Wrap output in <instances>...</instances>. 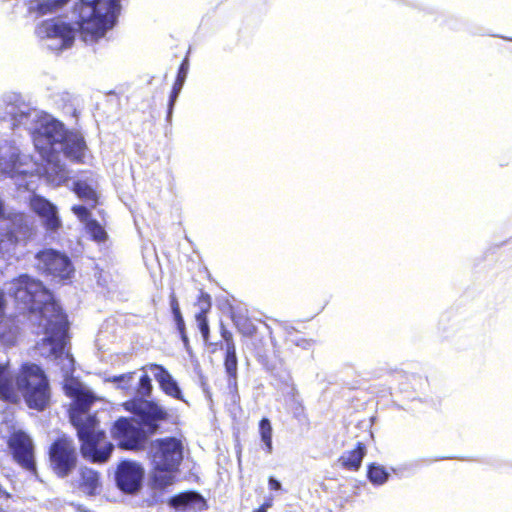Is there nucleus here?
Masks as SVG:
<instances>
[{
	"label": "nucleus",
	"mask_w": 512,
	"mask_h": 512,
	"mask_svg": "<svg viewBox=\"0 0 512 512\" xmlns=\"http://www.w3.org/2000/svg\"><path fill=\"white\" fill-rule=\"evenodd\" d=\"M152 393V380L144 373L138 379L133 397L121 404L134 419L121 416L110 427V435L118 448L126 451L143 450L148 438L158 433L162 424L169 421L168 410L157 401L148 399Z\"/></svg>",
	"instance_id": "f257e3e1"
},
{
	"label": "nucleus",
	"mask_w": 512,
	"mask_h": 512,
	"mask_svg": "<svg viewBox=\"0 0 512 512\" xmlns=\"http://www.w3.org/2000/svg\"><path fill=\"white\" fill-rule=\"evenodd\" d=\"M14 296L30 312H39L44 320L40 324L44 326L46 334L43 343L51 346L50 354L54 358H61L65 354L69 323L49 290L40 280L23 274L15 282Z\"/></svg>",
	"instance_id": "f03ea898"
},
{
	"label": "nucleus",
	"mask_w": 512,
	"mask_h": 512,
	"mask_svg": "<svg viewBox=\"0 0 512 512\" xmlns=\"http://www.w3.org/2000/svg\"><path fill=\"white\" fill-rule=\"evenodd\" d=\"M21 399L36 412L51 406L52 387L46 371L37 363L24 362L14 372L9 361L0 362V400L17 405Z\"/></svg>",
	"instance_id": "7ed1b4c3"
},
{
	"label": "nucleus",
	"mask_w": 512,
	"mask_h": 512,
	"mask_svg": "<svg viewBox=\"0 0 512 512\" xmlns=\"http://www.w3.org/2000/svg\"><path fill=\"white\" fill-rule=\"evenodd\" d=\"M121 0H79L73 7L75 23L85 41L103 37L113 27Z\"/></svg>",
	"instance_id": "20e7f679"
},
{
	"label": "nucleus",
	"mask_w": 512,
	"mask_h": 512,
	"mask_svg": "<svg viewBox=\"0 0 512 512\" xmlns=\"http://www.w3.org/2000/svg\"><path fill=\"white\" fill-rule=\"evenodd\" d=\"M70 420L77 430L82 456L92 463H105L111 456L114 446L105 441L106 434L99 429L95 415L71 413Z\"/></svg>",
	"instance_id": "39448f33"
},
{
	"label": "nucleus",
	"mask_w": 512,
	"mask_h": 512,
	"mask_svg": "<svg viewBox=\"0 0 512 512\" xmlns=\"http://www.w3.org/2000/svg\"><path fill=\"white\" fill-rule=\"evenodd\" d=\"M34 235V229L23 211L5 213L0 199V261L15 256L19 247L26 246Z\"/></svg>",
	"instance_id": "423d86ee"
},
{
	"label": "nucleus",
	"mask_w": 512,
	"mask_h": 512,
	"mask_svg": "<svg viewBox=\"0 0 512 512\" xmlns=\"http://www.w3.org/2000/svg\"><path fill=\"white\" fill-rule=\"evenodd\" d=\"M67 130L62 122L54 118L39 120L33 131L32 140L40 156L46 162H53L58 157L56 145L63 141Z\"/></svg>",
	"instance_id": "0eeeda50"
},
{
	"label": "nucleus",
	"mask_w": 512,
	"mask_h": 512,
	"mask_svg": "<svg viewBox=\"0 0 512 512\" xmlns=\"http://www.w3.org/2000/svg\"><path fill=\"white\" fill-rule=\"evenodd\" d=\"M48 456L52 471L60 478L70 475L78 463L74 441L66 435L54 439L49 447Z\"/></svg>",
	"instance_id": "6e6552de"
},
{
	"label": "nucleus",
	"mask_w": 512,
	"mask_h": 512,
	"mask_svg": "<svg viewBox=\"0 0 512 512\" xmlns=\"http://www.w3.org/2000/svg\"><path fill=\"white\" fill-rule=\"evenodd\" d=\"M6 444L13 461L23 470L36 476L35 445L31 436L24 430H14L8 435Z\"/></svg>",
	"instance_id": "1a4fd4ad"
},
{
	"label": "nucleus",
	"mask_w": 512,
	"mask_h": 512,
	"mask_svg": "<svg viewBox=\"0 0 512 512\" xmlns=\"http://www.w3.org/2000/svg\"><path fill=\"white\" fill-rule=\"evenodd\" d=\"M219 334L221 339L212 344L214 346L212 352H215L216 350L224 352L223 367L228 377V383L229 386L236 390L238 378V357L234 335L223 322H220L219 324Z\"/></svg>",
	"instance_id": "9d476101"
},
{
	"label": "nucleus",
	"mask_w": 512,
	"mask_h": 512,
	"mask_svg": "<svg viewBox=\"0 0 512 512\" xmlns=\"http://www.w3.org/2000/svg\"><path fill=\"white\" fill-rule=\"evenodd\" d=\"M35 258L38 261L39 270L48 276L60 280L70 279L74 273V267L69 257L54 249H43Z\"/></svg>",
	"instance_id": "9b49d317"
},
{
	"label": "nucleus",
	"mask_w": 512,
	"mask_h": 512,
	"mask_svg": "<svg viewBox=\"0 0 512 512\" xmlns=\"http://www.w3.org/2000/svg\"><path fill=\"white\" fill-rule=\"evenodd\" d=\"M144 468L136 461L122 460L115 470L117 488L125 494H135L142 486Z\"/></svg>",
	"instance_id": "f8f14e48"
},
{
	"label": "nucleus",
	"mask_w": 512,
	"mask_h": 512,
	"mask_svg": "<svg viewBox=\"0 0 512 512\" xmlns=\"http://www.w3.org/2000/svg\"><path fill=\"white\" fill-rule=\"evenodd\" d=\"M154 464L177 469L183 458L182 442L175 437L156 439L152 443Z\"/></svg>",
	"instance_id": "ddd939ff"
},
{
	"label": "nucleus",
	"mask_w": 512,
	"mask_h": 512,
	"mask_svg": "<svg viewBox=\"0 0 512 512\" xmlns=\"http://www.w3.org/2000/svg\"><path fill=\"white\" fill-rule=\"evenodd\" d=\"M37 33L43 38L60 39L62 48L70 47L75 39L73 26L57 18L42 21L37 27Z\"/></svg>",
	"instance_id": "4468645a"
},
{
	"label": "nucleus",
	"mask_w": 512,
	"mask_h": 512,
	"mask_svg": "<svg viewBox=\"0 0 512 512\" xmlns=\"http://www.w3.org/2000/svg\"><path fill=\"white\" fill-rule=\"evenodd\" d=\"M31 210L43 221L44 228L49 232H56L61 227V220L57 214V207L40 195H33L29 202Z\"/></svg>",
	"instance_id": "2eb2a0df"
},
{
	"label": "nucleus",
	"mask_w": 512,
	"mask_h": 512,
	"mask_svg": "<svg viewBox=\"0 0 512 512\" xmlns=\"http://www.w3.org/2000/svg\"><path fill=\"white\" fill-rule=\"evenodd\" d=\"M75 486L80 493L87 497L100 495L103 489L102 475L95 469L86 466L81 467L78 471Z\"/></svg>",
	"instance_id": "dca6fc26"
},
{
	"label": "nucleus",
	"mask_w": 512,
	"mask_h": 512,
	"mask_svg": "<svg viewBox=\"0 0 512 512\" xmlns=\"http://www.w3.org/2000/svg\"><path fill=\"white\" fill-rule=\"evenodd\" d=\"M146 368L154 373V379L165 395L177 400H183V394L177 381L163 365L148 363L146 366L142 367V370Z\"/></svg>",
	"instance_id": "f3484780"
},
{
	"label": "nucleus",
	"mask_w": 512,
	"mask_h": 512,
	"mask_svg": "<svg viewBox=\"0 0 512 512\" xmlns=\"http://www.w3.org/2000/svg\"><path fill=\"white\" fill-rule=\"evenodd\" d=\"M169 505L183 511L202 512L209 508L207 500L196 491H184L172 496Z\"/></svg>",
	"instance_id": "a211bd4d"
},
{
	"label": "nucleus",
	"mask_w": 512,
	"mask_h": 512,
	"mask_svg": "<svg viewBox=\"0 0 512 512\" xmlns=\"http://www.w3.org/2000/svg\"><path fill=\"white\" fill-rule=\"evenodd\" d=\"M60 144L63 154L67 159L77 164L84 163L87 145L81 134L74 131H67Z\"/></svg>",
	"instance_id": "6ab92c4d"
},
{
	"label": "nucleus",
	"mask_w": 512,
	"mask_h": 512,
	"mask_svg": "<svg viewBox=\"0 0 512 512\" xmlns=\"http://www.w3.org/2000/svg\"><path fill=\"white\" fill-rule=\"evenodd\" d=\"M229 317L243 337L251 338L256 335L257 327L246 312L231 307Z\"/></svg>",
	"instance_id": "aec40b11"
},
{
	"label": "nucleus",
	"mask_w": 512,
	"mask_h": 512,
	"mask_svg": "<svg viewBox=\"0 0 512 512\" xmlns=\"http://www.w3.org/2000/svg\"><path fill=\"white\" fill-rule=\"evenodd\" d=\"M366 454V446L363 442H357L355 448L344 453L338 458L340 466L348 471H358Z\"/></svg>",
	"instance_id": "412c9836"
},
{
	"label": "nucleus",
	"mask_w": 512,
	"mask_h": 512,
	"mask_svg": "<svg viewBox=\"0 0 512 512\" xmlns=\"http://www.w3.org/2000/svg\"><path fill=\"white\" fill-rule=\"evenodd\" d=\"M71 190L82 201L86 202L90 208H95L99 204V195L95 188L83 180H76Z\"/></svg>",
	"instance_id": "4be33fe9"
},
{
	"label": "nucleus",
	"mask_w": 512,
	"mask_h": 512,
	"mask_svg": "<svg viewBox=\"0 0 512 512\" xmlns=\"http://www.w3.org/2000/svg\"><path fill=\"white\" fill-rule=\"evenodd\" d=\"M48 163L50 166L46 169L47 180L55 186L65 184L69 179L68 170L65 166L58 162V158Z\"/></svg>",
	"instance_id": "5701e85b"
},
{
	"label": "nucleus",
	"mask_w": 512,
	"mask_h": 512,
	"mask_svg": "<svg viewBox=\"0 0 512 512\" xmlns=\"http://www.w3.org/2000/svg\"><path fill=\"white\" fill-rule=\"evenodd\" d=\"M177 469L171 467H164L154 464L152 471V482L155 487L164 489L171 485L174 481L173 472Z\"/></svg>",
	"instance_id": "b1692460"
},
{
	"label": "nucleus",
	"mask_w": 512,
	"mask_h": 512,
	"mask_svg": "<svg viewBox=\"0 0 512 512\" xmlns=\"http://www.w3.org/2000/svg\"><path fill=\"white\" fill-rule=\"evenodd\" d=\"M170 307H171L173 318H174V321L176 324V329H177L182 341L185 344H188V337L186 334L185 321L183 319V316H182V313L180 310V306H179V302L177 300L175 293H171V295H170Z\"/></svg>",
	"instance_id": "393cba45"
},
{
	"label": "nucleus",
	"mask_w": 512,
	"mask_h": 512,
	"mask_svg": "<svg viewBox=\"0 0 512 512\" xmlns=\"http://www.w3.org/2000/svg\"><path fill=\"white\" fill-rule=\"evenodd\" d=\"M71 395L76 404V410L72 413H87L95 399L91 392L81 388L74 389Z\"/></svg>",
	"instance_id": "a878e982"
},
{
	"label": "nucleus",
	"mask_w": 512,
	"mask_h": 512,
	"mask_svg": "<svg viewBox=\"0 0 512 512\" xmlns=\"http://www.w3.org/2000/svg\"><path fill=\"white\" fill-rule=\"evenodd\" d=\"M69 2L70 0H47L37 3L34 7H31V10L38 16H44L56 12Z\"/></svg>",
	"instance_id": "bb28decb"
},
{
	"label": "nucleus",
	"mask_w": 512,
	"mask_h": 512,
	"mask_svg": "<svg viewBox=\"0 0 512 512\" xmlns=\"http://www.w3.org/2000/svg\"><path fill=\"white\" fill-rule=\"evenodd\" d=\"M136 372L130 371L120 375H114L106 378V382L113 383L117 389L130 393L132 390V383Z\"/></svg>",
	"instance_id": "cd10ccee"
},
{
	"label": "nucleus",
	"mask_w": 512,
	"mask_h": 512,
	"mask_svg": "<svg viewBox=\"0 0 512 512\" xmlns=\"http://www.w3.org/2000/svg\"><path fill=\"white\" fill-rule=\"evenodd\" d=\"M388 476L389 474L383 466L376 463L368 465L367 478L372 484L382 485L387 481Z\"/></svg>",
	"instance_id": "c85d7f7f"
},
{
	"label": "nucleus",
	"mask_w": 512,
	"mask_h": 512,
	"mask_svg": "<svg viewBox=\"0 0 512 512\" xmlns=\"http://www.w3.org/2000/svg\"><path fill=\"white\" fill-rule=\"evenodd\" d=\"M85 229L87 233L90 235L91 239L95 242L102 243L105 242L108 238L107 232L102 227V225L95 219L87 221L85 225Z\"/></svg>",
	"instance_id": "c756f323"
},
{
	"label": "nucleus",
	"mask_w": 512,
	"mask_h": 512,
	"mask_svg": "<svg viewBox=\"0 0 512 512\" xmlns=\"http://www.w3.org/2000/svg\"><path fill=\"white\" fill-rule=\"evenodd\" d=\"M272 431L270 420L262 418L259 422V433L268 453L272 451Z\"/></svg>",
	"instance_id": "7c9ffc66"
},
{
	"label": "nucleus",
	"mask_w": 512,
	"mask_h": 512,
	"mask_svg": "<svg viewBox=\"0 0 512 512\" xmlns=\"http://www.w3.org/2000/svg\"><path fill=\"white\" fill-rule=\"evenodd\" d=\"M207 314L208 313L198 312L195 315L197 326L201 332L204 341H208L210 338V327Z\"/></svg>",
	"instance_id": "2f4dec72"
},
{
	"label": "nucleus",
	"mask_w": 512,
	"mask_h": 512,
	"mask_svg": "<svg viewBox=\"0 0 512 512\" xmlns=\"http://www.w3.org/2000/svg\"><path fill=\"white\" fill-rule=\"evenodd\" d=\"M286 343L290 346H297L303 349H307L311 346L312 340L304 337H298L293 332H288Z\"/></svg>",
	"instance_id": "473e14b6"
},
{
	"label": "nucleus",
	"mask_w": 512,
	"mask_h": 512,
	"mask_svg": "<svg viewBox=\"0 0 512 512\" xmlns=\"http://www.w3.org/2000/svg\"><path fill=\"white\" fill-rule=\"evenodd\" d=\"M197 305L200 307L199 312L209 313L212 308V299L210 294L201 290L197 297Z\"/></svg>",
	"instance_id": "72a5a7b5"
},
{
	"label": "nucleus",
	"mask_w": 512,
	"mask_h": 512,
	"mask_svg": "<svg viewBox=\"0 0 512 512\" xmlns=\"http://www.w3.org/2000/svg\"><path fill=\"white\" fill-rule=\"evenodd\" d=\"M188 70H189V61H188V58L185 57L179 66L177 77H176L173 85H178L179 87H183L185 79L188 74Z\"/></svg>",
	"instance_id": "f704fd0d"
},
{
	"label": "nucleus",
	"mask_w": 512,
	"mask_h": 512,
	"mask_svg": "<svg viewBox=\"0 0 512 512\" xmlns=\"http://www.w3.org/2000/svg\"><path fill=\"white\" fill-rule=\"evenodd\" d=\"M71 211L77 216L79 221H81L85 225L87 224V221L92 220L90 218L91 213L89 211V208H87L86 206L74 205V206L71 207Z\"/></svg>",
	"instance_id": "c9c22d12"
},
{
	"label": "nucleus",
	"mask_w": 512,
	"mask_h": 512,
	"mask_svg": "<svg viewBox=\"0 0 512 512\" xmlns=\"http://www.w3.org/2000/svg\"><path fill=\"white\" fill-rule=\"evenodd\" d=\"M182 87H179L178 85H173L170 97H169V103H168V114H171L174 103L181 91Z\"/></svg>",
	"instance_id": "e433bc0d"
},
{
	"label": "nucleus",
	"mask_w": 512,
	"mask_h": 512,
	"mask_svg": "<svg viewBox=\"0 0 512 512\" xmlns=\"http://www.w3.org/2000/svg\"><path fill=\"white\" fill-rule=\"evenodd\" d=\"M268 487L273 491H278L282 488L281 483L272 476L268 478Z\"/></svg>",
	"instance_id": "4c0bfd02"
},
{
	"label": "nucleus",
	"mask_w": 512,
	"mask_h": 512,
	"mask_svg": "<svg viewBox=\"0 0 512 512\" xmlns=\"http://www.w3.org/2000/svg\"><path fill=\"white\" fill-rule=\"evenodd\" d=\"M6 310V298L3 291L0 290V318L5 315Z\"/></svg>",
	"instance_id": "58836bf2"
},
{
	"label": "nucleus",
	"mask_w": 512,
	"mask_h": 512,
	"mask_svg": "<svg viewBox=\"0 0 512 512\" xmlns=\"http://www.w3.org/2000/svg\"><path fill=\"white\" fill-rule=\"evenodd\" d=\"M273 496H268L265 498L264 502L260 505L261 508L267 510L273 506Z\"/></svg>",
	"instance_id": "ea45409f"
},
{
	"label": "nucleus",
	"mask_w": 512,
	"mask_h": 512,
	"mask_svg": "<svg viewBox=\"0 0 512 512\" xmlns=\"http://www.w3.org/2000/svg\"><path fill=\"white\" fill-rule=\"evenodd\" d=\"M252 512H267V510H265L259 506L257 509L253 510Z\"/></svg>",
	"instance_id": "a19ab883"
}]
</instances>
